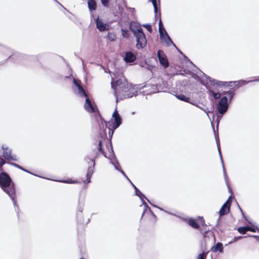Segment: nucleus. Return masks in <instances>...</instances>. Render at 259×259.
I'll use <instances>...</instances> for the list:
<instances>
[{
	"instance_id": "10",
	"label": "nucleus",
	"mask_w": 259,
	"mask_h": 259,
	"mask_svg": "<svg viewBox=\"0 0 259 259\" xmlns=\"http://www.w3.org/2000/svg\"><path fill=\"white\" fill-rule=\"evenodd\" d=\"M249 82H251V81H246L243 80L236 81H230L228 82V86L229 87H234L238 89L240 87L247 84Z\"/></svg>"
},
{
	"instance_id": "19",
	"label": "nucleus",
	"mask_w": 259,
	"mask_h": 259,
	"mask_svg": "<svg viewBox=\"0 0 259 259\" xmlns=\"http://www.w3.org/2000/svg\"><path fill=\"white\" fill-rule=\"evenodd\" d=\"M234 92L235 90L233 88H231L229 90L223 92V94L224 95H227V96L230 98V100H231L234 95Z\"/></svg>"
},
{
	"instance_id": "39",
	"label": "nucleus",
	"mask_w": 259,
	"mask_h": 259,
	"mask_svg": "<svg viewBox=\"0 0 259 259\" xmlns=\"http://www.w3.org/2000/svg\"><path fill=\"white\" fill-rule=\"evenodd\" d=\"M149 211L150 212V214L152 215V217L155 219H156V215H154V214L152 212V211L151 210L150 208H149Z\"/></svg>"
},
{
	"instance_id": "47",
	"label": "nucleus",
	"mask_w": 259,
	"mask_h": 259,
	"mask_svg": "<svg viewBox=\"0 0 259 259\" xmlns=\"http://www.w3.org/2000/svg\"><path fill=\"white\" fill-rule=\"evenodd\" d=\"M169 40L171 41V43H173V41H171V40L170 39Z\"/></svg>"
},
{
	"instance_id": "45",
	"label": "nucleus",
	"mask_w": 259,
	"mask_h": 259,
	"mask_svg": "<svg viewBox=\"0 0 259 259\" xmlns=\"http://www.w3.org/2000/svg\"><path fill=\"white\" fill-rule=\"evenodd\" d=\"M229 191L231 192V193H232V190L231 189V188L229 187Z\"/></svg>"
},
{
	"instance_id": "37",
	"label": "nucleus",
	"mask_w": 259,
	"mask_h": 259,
	"mask_svg": "<svg viewBox=\"0 0 259 259\" xmlns=\"http://www.w3.org/2000/svg\"><path fill=\"white\" fill-rule=\"evenodd\" d=\"M78 89L79 90V93L81 94L85 91L84 89L82 88V86L79 87V88Z\"/></svg>"
},
{
	"instance_id": "26",
	"label": "nucleus",
	"mask_w": 259,
	"mask_h": 259,
	"mask_svg": "<svg viewBox=\"0 0 259 259\" xmlns=\"http://www.w3.org/2000/svg\"><path fill=\"white\" fill-rule=\"evenodd\" d=\"M238 231L242 234H245L247 231L246 227H240L237 229Z\"/></svg>"
},
{
	"instance_id": "25",
	"label": "nucleus",
	"mask_w": 259,
	"mask_h": 259,
	"mask_svg": "<svg viewBox=\"0 0 259 259\" xmlns=\"http://www.w3.org/2000/svg\"><path fill=\"white\" fill-rule=\"evenodd\" d=\"M98 150L106 157V153L103 151L102 149V142L101 140H100L98 143Z\"/></svg>"
},
{
	"instance_id": "34",
	"label": "nucleus",
	"mask_w": 259,
	"mask_h": 259,
	"mask_svg": "<svg viewBox=\"0 0 259 259\" xmlns=\"http://www.w3.org/2000/svg\"><path fill=\"white\" fill-rule=\"evenodd\" d=\"M247 231H251L252 232H255L256 230L254 227L250 226H246Z\"/></svg>"
},
{
	"instance_id": "28",
	"label": "nucleus",
	"mask_w": 259,
	"mask_h": 259,
	"mask_svg": "<svg viewBox=\"0 0 259 259\" xmlns=\"http://www.w3.org/2000/svg\"><path fill=\"white\" fill-rule=\"evenodd\" d=\"M8 163L17 167L18 168H19V169H20L22 170H24L25 171L28 172V171L27 170H26L25 169H24L23 167H22L21 166H20V165H19L18 164L15 163H12V162H8Z\"/></svg>"
},
{
	"instance_id": "33",
	"label": "nucleus",
	"mask_w": 259,
	"mask_h": 259,
	"mask_svg": "<svg viewBox=\"0 0 259 259\" xmlns=\"http://www.w3.org/2000/svg\"><path fill=\"white\" fill-rule=\"evenodd\" d=\"M102 5L106 7L109 6V0H101Z\"/></svg>"
},
{
	"instance_id": "48",
	"label": "nucleus",
	"mask_w": 259,
	"mask_h": 259,
	"mask_svg": "<svg viewBox=\"0 0 259 259\" xmlns=\"http://www.w3.org/2000/svg\"><path fill=\"white\" fill-rule=\"evenodd\" d=\"M80 259H85V258H81Z\"/></svg>"
},
{
	"instance_id": "9",
	"label": "nucleus",
	"mask_w": 259,
	"mask_h": 259,
	"mask_svg": "<svg viewBox=\"0 0 259 259\" xmlns=\"http://www.w3.org/2000/svg\"><path fill=\"white\" fill-rule=\"evenodd\" d=\"M97 153H96L94 157L92 159V161L93 162V166H90L88 168L86 175V182H85V183L88 184L91 182V179L94 172V168L95 164V159L97 157Z\"/></svg>"
},
{
	"instance_id": "6",
	"label": "nucleus",
	"mask_w": 259,
	"mask_h": 259,
	"mask_svg": "<svg viewBox=\"0 0 259 259\" xmlns=\"http://www.w3.org/2000/svg\"><path fill=\"white\" fill-rule=\"evenodd\" d=\"M3 150V156L5 160L9 161H16L15 156L12 155V151L8 147H2Z\"/></svg>"
},
{
	"instance_id": "23",
	"label": "nucleus",
	"mask_w": 259,
	"mask_h": 259,
	"mask_svg": "<svg viewBox=\"0 0 259 259\" xmlns=\"http://www.w3.org/2000/svg\"><path fill=\"white\" fill-rule=\"evenodd\" d=\"M209 94L210 95H212L213 96V97L215 99H218L221 97V94L219 93H215L212 90H209Z\"/></svg>"
},
{
	"instance_id": "2",
	"label": "nucleus",
	"mask_w": 259,
	"mask_h": 259,
	"mask_svg": "<svg viewBox=\"0 0 259 259\" xmlns=\"http://www.w3.org/2000/svg\"><path fill=\"white\" fill-rule=\"evenodd\" d=\"M0 187L15 203L16 195L15 184L9 175L6 172L0 173Z\"/></svg>"
},
{
	"instance_id": "1",
	"label": "nucleus",
	"mask_w": 259,
	"mask_h": 259,
	"mask_svg": "<svg viewBox=\"0 0 259 259\" xmlns=\"http://www.w3.org/2000/svg\"><path fill=\"white\" fill-rule=\"evenodd\" d=\"M111 87L114 91L115 96L120 100L131 98L136 95L137 93L136 85L128 82L123 77L115 81L112 80Z\"/></svg>"
},
{
	"instance_id": "35",
	"label": "nucleus",
	"mask_w": 259,
	"mask_h": 259,
	"mask_svg": "<svg viewBox=\"0 0 259 259\" xmlns=\"http://www.w3.org/2000/svg\"><path fill=\"white\" fill-rule=\"evenodd\" d=\"M243 238H244V237H242V236L234 237V238L233 239V240L230 241L229 242V243H233L234 242H235V241H237L238 240L242 239Z\"/></svg>"
},
{
	"instance_id": "13",
	"label": "nucleus",
	"mask_w": 259,
	"mask_h": 259,
	"mask_svg": "<svg viewBox=\"0 0 259 259\" xmlns=\"http://www.w3.org/2000/svg\"><path fill=\"white\" fill-rule=\"evenodd\" d=\"M136 56L129 51L125 53L124 60L126 63H132L136 60Z\"/></svg>"
},
{
	"instance_id": "44",
	"label": "nucleus",
	"mask_w": 259,
	"mask_h": 259,
	"mask_svg": "<svg viewBox=\"0 0 259 259\" xmlns=\"http://www.w3.org/2000/svg\"><path fill=\"white\" fill-rule=\"evenodd\" d=\"M79 211L80 212H82V208H81V207H80V208H79Z\"/></svg>"
},
{
	"instance_id": "24",
	"label": "nucleus",
	"mask_w": 259,
	"mask_h": 259,
	"mask_svg": "<svg viewBox=\"0 0 259 259\" xmlns=\"http://www.w3.org/2000/svg\"><path fill=\"white\" fill-rule=\"evenodd\" d=\"M108 38L111 41H113L116 40V36L114 33L109 32L107 34Z\"/></svg>"
},
{
	"instance_id": "15",
	"label": "nucleus",
	"mask_w": 259,
	"mask_h": 259,
	"mask_svg": "<svg viewBox=\"0 0 259 259\" xmlns=\"http://www.w3.org/2000/svg\"><path fill=\"white\" fill-rule=\"evenodd\" d=\"M188 224L193 229L198 230L200 229V225L196 220L192 218H190L187 221Z\"/></svg>"
},
{
	"instance_id": "12",
	"label": "nucleus",
	"mask_w": 259,
	"mask_h": 259,
	"mask_svg": "<svg viewBox=\"0 0 259 259\" xmlns=\"http://www.w3.org/2000/svg\"><path fill=\"white\" fill-rule=\"evenodd\" d=\"M84 108L89 113L95 112V109L89 98H86Z\"/></svg>"
},
{
	"instance_id": "5",
	"label": "nucleus",
	"mask_w": 259,
	"mask_h": 259,
	"mask_svg": "<svg viewBox=\"0 0 259 259\" xmlns=\"http://www.w3.org/2000/svg\"><path fill=\"white\" fill-rule=\"evenodd\" d=\"M157 56L160 64L165 68L169 66V62L164 52L162 50H158Z\"/></svg>"
},
{
	"instance_id": "40",
	"label": "nucleus",
	"mask_w": 259,
	"mask_h": 259,
	"mask_svg": "<svg viewBox=\"0 0 259 259\" xmlns=\"http://www.w3.org/2000/svg\"><path fill=\"white\" fill-rule=\"evenodd\" d=\"M147 206H147V204H146V203H145V206H144V209L143 211V212H142V217H143V216L144 213H145V210L146 209L145 208V207H147Z\"/></svg>"
},
{
	"instance_id": "3",
	"label": "nucleus",
	"mask_w": 259,
	"mask_h": 259,
	"mask_svg": "<svg viewBox=\"0 0 259 259\" xmlns=\"http://www.w3.org/2000/svg\"><path fill=\"white\" fill-rule=\"evenodd\" d=\"M131 29L136 38V48L138 49H143L146 46L147 40L141 26L136 24L134 28H131Z\"/></svg>"
},
{
	"instance_id": "42",
	"label": "nucleus",
	"mask_w": 259,
	"mask_h": 259,
	"mask_svg": "<svg viewBox=\"0 0 259 259\" xmlns=\"http://www.w3.org/2000/svg\"><path fill=\"white\" fill-rule=\"evenodd\" d=\"M0 171H1V172H5V171H4V169H3V166H0Z\"/></svg>"
},
{
	"instance_id": "38",
	"label": "nucleus",
	"mask_w": 259,
	"mask_h": 259,
	"mask_svg": "<svg viewBox=\"0 0 259 259\" xmlns=\"http://www.w3.org/2000/svg\"><path fill=\"white\" fill-rule=\"evenodd\" d=\"M133 186L134 187L135 189H136L137 194L138 196H140V195H139V194H138V191L139 192V193H140V194H141V192H140L138 190V189L137 188V187H136L134 185H133Z\"/></svg>"
},
{
	"instance_id": "30",
	"label": "nucleus",
	"mask_w": 259,
	"mask_h": 259,
	"mask_svg": "<svg viewBox=\"0 0 259 259\" xmlns=\"http://www.w3.org/2000/svg\"><path fill=\"white\" fill-rule=\"evenodd\" d=\"M207 256V253L202 252L199 254L197 259H206Z\"/></svg>"
},
{
	"instance_id": "43",
	"label": "nucleus",
	"mask_w": 259,
	"mask_h": 259,
	"mask_svg": "<svg viewBox=\"0 0 259 259\" xmlns=\"http://www.w3.org/2000/svg\"><path fill=\"white\" fill-rule=\"evenodd\" d=\"M110 124H111L109 122H108V123L106 124V127H109L110 126Z\"/></svg>"
},
{
	"instance_id": "31",
	"label": "nucleus",
	"mask_w": 259,
	"mask_h": 259,
	"mask_svg": "<svg viewBox=\"0 0 259 259\" xmlns=\"http://www.w3.org/2000/svg\"><path fill=\"white\" fill-rule=\"evenodd\" d=\"M143 26L146 28L149 32L151 33L152 32V29L150 25L147 24H144Z\"/></svg>"
},
{
	"instance_id": "20",
	"label": "nucleus",
	"mask_w": 259,
	"mask_h": 259,
	"mask_svg": "<svg viewBox=\"0 0 259 259\" xmlns=\"http://www.w3.org/2000/svg\"><path fill=\"white\" fill-rule=\"evenodd\" d=\"M176 97L178 99H179L181 101H184L186 102H189L190 98L187 97L186 96H185L183 94L177 95Z\"/></svg>"
},
{
	"instance_id": "27",
	"label": "nucleus",
	"mask_w": 259,
	"mask_h": 259,
	"mask_svg": "<svg viewBox=\"0 0 259 259\" xmlns=\"http://www.w3.org/2000/svg\"><path fill=\"white\" fill-rule=\"evenodd\" d=\"M153 4V6L154 7V12L155 13H157L158 12V7H157V4L156 2V0H150ZM160 0H158V2H159Z\"/></svg>"
},
{
	"instance_id": "29",
	"label": "nucleus",
	"mask_w": 259,
	"mask_h": 259,
	"mask_svg": "<svg viewBox=\"0 0 259 259\" xmlns=\"http://www.w3.org/2000/svg\"><path fill=\"white\" fill-rule=\"evenodd\" d=\"M122 35L123 37L125 38H128L129 36V34L128 33V31L126 29H121Z\"/></svg>"
},
{
	"instance_id": "36",
	"label": "nucleus",
	"mask_w": 259,
	"mask_h": 259,
	"mask_svg": "<svg viewBox=\"0 0 259 259\" xmlns=\"http://www.w3.org/2000/svg\"><path fill=\"white\" fill-rule=\"evenodd\" d=\"M5 163H6V160L0 156V166H3Z\"/></svg>"
},
{
	"instance_id": "11",
	"label": "nucleus",
	"mask_w": 259,
	"mask_h": 259,
	"mask_svg": "<svg viewBox=\"0 0 259 259\" xmlns=\"http://www.w3.org/2000/svg\"><path fill=\"white\" fill-rule=\"evenodd\" d=\"M199 220H200L201 227L200 226V229H198V230H199L200 232L205 236L209 232V229L206 228L207 226L205 224V220L202 217H199Z\"/></svg>"
},
{
	"instance_id": "18",
	"label": "nucleus",
	"mask_w": 259,
	"mask_h": 259,
	"mask_svg": "<svg viewBox=\"0 0 259 259\" xmlns=\"http://www.w3.org/2000/svg\"><path fill=\"white\" fill-rule=\"evenodd\" d=\"M211 250L213 252H217L218 251L222 252L223 250V246L222 243L221 242L217 243L216 245L211 247Z\"/></svg>"
},
{
	"instance_id": "7",
	"label": "nucleus",
	"mask_w": 259,
	"mask_h": 259,
	"mask_svg": "<svg viewBox=\"0 0 259 259\" xmlns=\"http://www.w3.org/2000/svg\"><path fill=\"white\" fill-rule=\"evenodd\" d=\"M231 202V198L229 197L226 202L223 205L220 210L219 213L220 216L227 214L229 213Z\"/></svg>"
},
{
	"instance_id": "4",
	"label": "nucleus",
	"mask_w": 259,
	"mask_h": 259,
	"mask_svg": "<svg viewBox=\"0 0 259 259\" xmlns=\"http://www.w3.org/2000/svg\"><path fill=\"white\" fill-rule=\"evenodd\" d=\"M228 108V103L227 98L226 96L223 97L217 105L218 112L220 114H223L227 111Z\"/></svg>"
},
{
	"instance_id": "22",
	"label": "nucleus",
	"mask_w": 259,
	"mask_h": 259,
	"mask_svg": "<svg viewBox=\"0 0 259 259\" xmlns=\"http://www.w3.org/2000/svg\"><path fill=\"white\" fill-rule=\"evenodd\" d=\"M228 82H223V81H217V80H214V82H213L214 84H215L216 85H217L218 87H229L228 86Z\"/></svg>"
},
{
	"instance_id": "8",
	"label": "nucleus",
	"mask_w": 259,
	"mask_h": 259,
	"mask_svg": "<svg viewBox=\"0 0 259 259\" xmlns=\"http://www.w3.org/2000/svg\"><path fill=\"white\" fill-rule=\"evenodd\" d=\"M112 116L114 118V122L112 125V128L114 130L121 124V118L116 110L113 112Z\"/></svg>"
},
{
	"instance_id": "16",
	"label": "nucleus",
	"mask_w": 259,
	"mask_h": 259,
	"mask_svg": "<svg viewBox=\"0 0 259 259\" xmlns=\"http://www.w3.org/2000/svg\"><path fill=\"white\" fill-rule=\"evenodd\" d=\"M88 6L90 12L95 11L97 8V4L95 0H88Z\"/></svg>"
},
{
	"instance_id": "32",
	"label": "nucleus",
	"mask_w": 259,
	"mask_h": 259,
	"mask_svg": "<svg viewBox=\"0 0 259 259\" xmlns=\"http://www.w3.org/2000/svg\"><path fill=\"white\" fill-rule=\"evenodd\" d=\"M73 83L77 87L78 89L79 88V87L81 86L80 84V81L77 80L75 79V78L73 79Z\"/></svg>"
},
{
	"instance_id": "14",
	"label": "nucleus",
	"mask_w": 259,
	"mask_h": 259,
	"mask_svg": "<svg viewBox=\"0 0 259 259\" xmlns=\"http://www.w3.org/2000/svg\"><path fill=\"white\" fill-rule=\"evenodd\" d=\"M96 27L100 31H104L108 29L106 24L103 23V22L97 18L96 20Z\"/></svg>"
},
{
	"instance_id": "49",
	"label": "nucleus",
	"mask_w": 259,
	"mask_h": 259,
	"mask_svg": "<svg viewBox=\"0 0 259 259\" xmlns=\"http://www.w3.org/2000/svg\"><path fill=\"white\" fill-rule=\"evenodd\" d=\"M256 80H257V81H259V79H257Z\"/></svg>"
},
{
	"instance_id": "17",
	"label": "nucleus",
	"mask_w": 259,
	"mask_h": 259,
	"mask_svg": "<svg viewBox=\"0 0 259 259\" xmlns=\"http://www.w3.org/2000/svg\"><path fill=\"white\" fill-rule=\"evenodd\" d=\"M159 34H160V36L161 37H163L164 36V34L167 37V38L169 39H170V37L168 35L167 33L166 32V30H165V29L164 28V27L163 26V25H162L161 20H160L159 23Z\"/></svg>"
},
{
	"instance_id": "41",
	"label": "nucleus",
	"mask_w": 259,
	"mask_h": 259,
	"mask_svg": "<svg viewBox=\"0 0 259 259\" xmlns=\"http://www.w3.org/2000/svg\"><path fill=\"white\" fill-rule=\"evenodd\" d=\"M82 94L84 97H86V98H88V94L86 93L85 91L83 92Z\"/></svg>"
},
{
	"instance_id": "21",
	"label": "nucleus",
	"mask_w": 259,
	"mask_h": 259,
	"mask_svg": "<svg viewBox=\"0 0 259 259\" xmlns=\"http://www.w3.org/2000/svg\"><path fill=\"white\" fill-rule=\"evenodd\" d=\"M59 181L66 184H77L79 183L78 181L72 180L71 179H68L67 180H61Z\"/></svg>"
},
{
	"instance_id": "46",
	"label": "nucleus",
	"mask_w": 259,
	"mask_h": 259,
	"mask_svg": "<svg viewBox=\"0 0 259 259\" xmlns=\"http://www.w3.org/2000/svg\"><path fill=\"white\" fill-rule=\"evenodd\" d=\"M121 172H122V173L123 174H124V175H125V174H124V171H122H122H121Z\"/></svg>"
}]
</instances>
